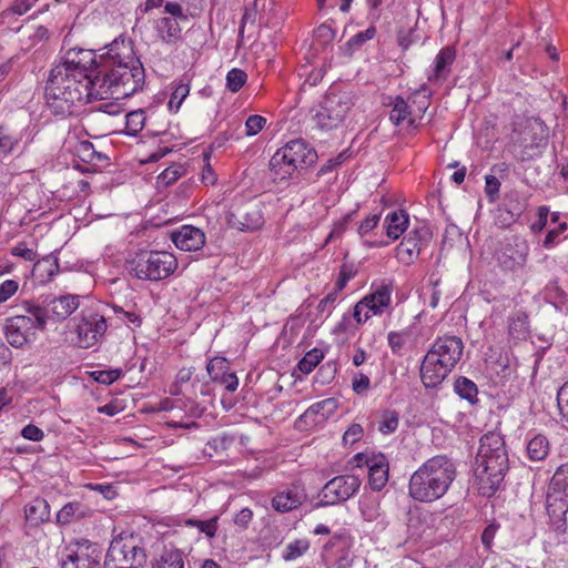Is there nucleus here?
Instances as JSON below:
<instances>
[{
	"label": "nucleus",
	"mask_w": 568,
	"mask_h": 568,
	"mask_svg": "<svg viewBox=\"0 0 568 568\" xmlns=\"http://www.w3.org/2000/svg\"><path fill=\"white\" fill-rule=\"evenodd\" d=\"M359 510L366 521H374L381 516L379 503L372 496H363L359 499Z\"/></svg>",
	"instance_id": "4c0bfd02"
},
{
	"label": "nucleus",
	"mask_w": 568,
	"mask_h": 568,
	"mask_svg": "<svg viewBox=\"0 0 568 568\" xmlns=\"http://www.w3.org/2000/svg\"><path fill=\"white\" fill-rule=\"evenodd\" d=\"M368 466V484L375 491L382 490L388 481V462L384 455L373 456L366 460Z\"/></svg>",
	"instance_id": "5701e85b"
},
{
	"label": "nucleus",
	"mask_w": 568,
	"mask_h": 568,
	"mask_svg": "<svg viewBox=\"0 0 568 568\" xmlns=\"http://www.w3.org/2000/svg\"><path fill=\"white\" fill-rule=\"evenodd\" d=\"M337 400L333 397L320 400L311 405L301 416L300 420L312 419L315 420L316 416H321L323 419L328 418L337 409Z\"/></svg>",
	"instance_id": "473e14b6"
},
{
	"label": "nucleus",
	"mask_w": 568,
	"mask_h": 568,
	"mask_svg": "<svg viewBox=\"0 0 568 568\" xmlns=\"http://www.w3.org/2000/svg\"><path fill=\"white\" fill-rule=\"evenodd\" d=\"M206 372L212 382L221 384L229 392H235L239 386V378L235 373L230 372V364L224 357H214L206 365Z\"/></svg>",
	"instance_id": "a211bd4d"
},
{
	"label": "nucleus",
	"mask_w": 568,
	"mask_h": 568,
	"mask_svg": "<svg viewBox=\"0 0 568 568\" xmlns=\"http://www.w3.org/2000/svg\"><path fill=\"white\" fill-rule=\"evenodd\" d=\"M19 288L17 281L7 280L0 284V304L11 298Z\"/></svg>",
	"instance_id": "bf43d9fd"
},
{
	"label": "nucleus",
	"mask_w": 568,
	"mask_h": 568,
	"mask_svg": "<svg viewBox=\"0 0 568 568\" xmlns=\"http://www.w3.org/2000/svg\"><path fill=\"white\" fill-rule=\"evenodd\" d=\"M529 321L524 312H516L508 318V337L514 344L526 341L529 337Z\"/></svg>",
	"instance_id": "cd10ccee"
},
{
	"label": "nucleus",
	"mask_w": 568,
	"mask_h": 568,
	"mask_svg": "<svg viewBox=\"0 0 568 568\" xmlns=\"http://www.w3.org/2000/svg\"><path fill=\"white\" fill-rule=\"evenodd\" d=\"M182 172L183 169L180 165L169 166L159 175V180L163 184L169 185L179 180L182 175Z\"/></svg>",
	"instance_id": "13d9d810"
},
{
	"label": "nucleus",
	"mask_w": 568,
	"mask_h": 568,
	"mask_svg": "<svg viewBox=\"0 0 568 568\" xmlns=\"http://www.w3.org/2000/svg\"><path fill=\"white\" fill-rule=\"evenodd\" d=\"M125 132L129 135H136L145 125V112L142 109L131 111L125 116Z\"/></svg>",
	"instance_id": "ea45409f"
},
{
	"label": "nucleus",
	"mask_w": 568,
	"mask_h": 568,
	"mask_svg": "<svg viewBox=\"0 0 568 568\" xmlns=\"http://www.w3.org/2000/svg\"><path fill=\"white\" fill-rule=\"evenodd\" d=\"M369 386H371V379L367 375H365L363 373H357L353 377L352 387L356 394L362 395V394L366 393L369 389Z\"/></svg>",
	"instance_id": "e2e57ef3"
},
{
	"label": "nucleus",
	"mask_w": 568,
	"mask_h": 568,
	"mask_svg": "<svg viewBox=\"0 0 568 568\" xmlns=\"http://www.w3.org/2000/svg\"><path fill=\"white\" fill-rule=\"evenodd\" d=\"M433 239V233L426 225L416 226L403 237L396 247V258L404 265H410L425 250Z\"/></svg>",
	"instance_id": "9b49d317"
},
{
	"label": "nucleus",
	"mask_w": 568,
	"mask_h": 568,
	"mask_svg": "<svg viewBox=\"0 0 568 568\" xmlns=\"http://www.w3.org/2000/svg\"><path fill=\"white\" fill-rule=\"evenodd\" d=\"M247 74L237 68H234L227 72L226 87L232 92H237L246 82Z\"/></svg>",
	"instance_id": "49530a36"
},
{
	"label": "nucleus",
	"mask_w": 568,
	"mask_h": 568,
	"mask_svg": "<svg viewBox=\"0 0 568 568\" xmlns=\"http://www.w3.org/2000/svg\"><path fill=\"white\" fill-rule=\"evenodd\" d=\"M546 510L557 529L565 526L568 511V463L560 465L549 480Z\"/></svg>",
	"instance_id": "0eeeda50"
},
{
	"label": "nucleus",
	"mask_w": 568,
	"mask_h": 568,
	"mask_svg": "<svg viewBox=\"0 0 568 568\" xmlns=\"http://www.w3.org/2000/svg\"><path fill=\"white\" fill-rule=\"evenodd\" d=\"M392 110L389 112V120L395 125H399L403 121L408 120V124L415 126V120L409 116V105L402 97H396L389 103Z\"/></svg>",
	"instance_id": "72a5a7b5"
},
{
	"label": "nucleus",
	"mask_w": 568,
	"mask_h": 568,
	"mask_svg": "<svg viewBox=\"0 0 568 568\" xmlns=\"http://www.w3.org/2000/svg\"><path fill=\"white\" fill-rule=\"evenodd\" d=\"M381 220V213L369 214L358 226V234L363 237L373 231Z\"/></svg>",
	"instance_id": "0e129e2a"
},
{
	"label": "nucleus",
	"mask_w": 568,
	"mask_h": 568,
	"mask_svg": "<svg viewBox=\"0 0 568 568\" xmlns=\"http://www.w3.org/2000/svg\"><path fill=\"white\" fill-rule=\"evenodd\" d=\"M567 222H560L558 225L550 229L542 241V247L546 250L555 247L558 243H560L562 239L566 237L564 233L567 231Z\"/></svg>",
	"instance_id": "37998d69"
},
{
	"label": "nucleus",
	"mask_w": 568,
	"mask_h": 568,
	"mask_svg": "<svg viewBox=\"0 0 568 568\" xmlns=\"http://www.w3.org/2000/svg\"><path fill=\"white\" fill-rule=\"evenodd\" d=\"M114 312L120 315V318L128 325L139 327L142 323L141 316L133 311H124L121 307L114 306Z\"/></svg>",
	"instance_id": "338daca9"
},
{
	"label": "nucleus",
	"mask_w": 568,
	"mask_h": 568,
	"mask_svg": "<svg viewBox=\"0 0 568 568\" xmlns=\"http://www.w3.org/2000/svg\"><path fill=\"white\" fill-rule=\"evenodd\" d=\"M144 82V68L135 55L133 42L120 36L105 45L99 57L92 50H68L50 72L45 85L47 105L52 113L65 116L79 104L129 98L141 90Z\"/></svg>",
	"instance_id": "f257e3e1"
},
{
	"label": "nucleus",
	"mask_w": 568,
	"mask_h": 568,
	"mask_svg": "<svg viewBox=\"0 0 568 568\" xmlns=\"http://www.w3.org/2000/svg\"><path fill=\"white\" fill-rule=\"evenodd\" d=\"M324 354L318 348L307 352L298 362L297 367L303 374H310L323 359Z\"/></svg>",
	"instance_id": "a19ab883"
},
{
	"label": "nucleus",
	"mask_w": 568,
	"mask_h": 568,
	"mask_svg": "<svg viewBox=\"0 0 568 568\" xmlns=\"http://www.w3.org/2000/svg\"><path fill=\"white\" fill-rule=\"evenodd\" d=\"M549 454V442L544 435H535L527 444V455L532 462L544 460Z\"/></svg>",
	"instance_id": "c9c22d12"
},
{
	"label": "nucleus",
	"mask_w": 568,
	"mask_h": 568,
	"mask_svg": "<svg viewBox=\"0 0 568 568\" xmlns=\"http://www.w3.org/2000/svg\"><path fill=\"white\" fill-rule=\"evenodd\" d=\"M450 372L452 369L444 367L439 358L426 354L420 366V379L425 387L434 388L440 385Z\"/></svg>",
	"instance_id": "aec40b11"
},
{
	"label": "nucleus",
	"mask_w": 568,
	"mask_h": 568,
	"mask_svg": "<svg viewBox=\"0 0 568 568\" xmlns=\"http://www.w3.org/2000/svg\"><path fill=\"white\" fill-rule=\"evenodd\" d=\"M399 424V416L398 413L395 410H384L381 414V419L378 422V430L384 434L388 435L394 433Z\"/></svg>",
	"instance_id": "79ce46f5"
},
{
	"label": "nucleus",
	"mask_w": 568,
	"mask_h": 568,
	"mask_svg": "<svg viewBox=\"0 0 568 568\" xmlns=\"http://www.w3.org/2000/svg\"><path fill=\"white\" fill-rule=\"evenodd\" d=\"M217 516L209 520L187 519L185 525L196 527L201 532L205 534L206 537L213 538L217 530Z\"/></svg>",
	"instance_id": "c03bdc74"
},
{
	"label": "nucleus",
	"mask_w": 568,
	"mask_h": 568,
	"mask_svg": "<svg viewBox=\"0 0 568 568\" xmlns=\"http://www.w3.org/2000/svg\"><path fill=\"white\" fill-rule=\"evenodd\" d=\"M455 58L456 51L454 48H443L436 55L433 73L428 75V80L434 82L446 80L450 73V65L455 61Z\"/></svg>",
	"instance_id": "a878e982"
},
{
	"label": "nucleus",
	"mask_w": 568,
	"mask_h": 568,
	"mask_svg": "<svg viewBox=\"0 0 568 568\" xmlns=\"http://www.w3.org/2000/svg\"><path fill=\"white\" fill-rule=\"evenodd\" d=\"M479 443L475 477L479 494L490 497L499 489L509 468L508 453L499 433L488 432Z\"/></svg>",
	"instance_id": "f03ea898"
},
{
	"label": "nucleus",
	"mask_w": 568,
	"mask_h": 568,
	"mask_svg": "<svg viewBox=\"0 0 568 568\" xmlns=\"http://www.w3.org/2000/svg\"><path fill=\"white\" fill-rule=\"evenodd\" d=\"M352 105V99L347 93L331 92L314 110L312 120L321 130L336 129L343 123Z\"/></svg>",
	"instance_id": "6e6552de"
},
{
	"label": "nucleus",
	"mask_w": 568,
	"mask_h": 568,
	"mask_svg": "<svg viewBox=\"0 0 568 568\" xmlns=\"http://www.w3.org/2000/svg\"><path fill=\"white\" fill-rule=\"evenodd\" d=\"M108 328L106 320L95 312H82V317L77 325L78 345L83 348L93 346Z\"/></svg>",
	"instance_id": "ddd939ff"
},
{
	"label": "nucleus",
	"mask_w": 568,
	"mask_h": 568,
	"mask_svg": "<svg viewBox=\"0 0 568 568\" xmlns=\"http://www.w3.org/2000/svg\"><path fill=\"white\" fill-rule=\"evenodd\" d=\"M455 477L456 467L453 460L445 455L434 456L410 476L409 496L420 503H433L447 493Z\"/></svg>",
	"instance_id": "7ed1b4c3"
},
{
	"label": "nucleus",
	"mask_w": 568,
	"mask_h": 568,
	"mask_svg": "<svg viewBox=\"0 0 568 568\" xmlns=\"http://www.w3.org/2000/svg\"><path fill=\"white\" fill-rule=\"evenodd\" d=\"M430 94V90L426 85H423L420 89L412 93L409 99L414 104L418 105V111L424 113L429 106Z\"/></svg>",
	"instance_id": "603ef678"
},
{
	"label": "nucleus",
	"mask_w": 568,
	"mask_h": 568,
	"mask_svg": "<svg viewBox=\"0 0 568 568\" xmlns=\"http://www.w3.org/2000/svg\"><path fill=\"white\" fill-rule=\"evenodd\" d=\"M485 192L490 202H494L498 197L500 182L494 175H486L485 178Z\"/></svg>",
	"instance_id": "680f3d73"
},
{
	"label": "nucleus",
	"mask_w": 568,
	"mask_h": 568,
	"mask_svg": "<svg viewBox=\"0 0 568 568\" xmlns=\"http://www.w3.org/2000/svg\"><path fill=\"white\" fill-rule=\"evenodd\" d=\"M505 206L513 219H518L526 209L525 201L515 192L507 194Z\"/></svg>",
	"instance_id": "a18cd8bd"
},
{
	"label": "nucleus",
	"mask_w": 568,
	"mask_h": 568,
	"mask_svg": "<svg viewBox=\"0 0 568 568\" xmlns=\"http://www.w3.org/2000/svg\"><path fill=\"white\" fill-rule=\"evenodd\" d=\"M122 375L121 369L94 371L90 376L98 383L110 385L118 381Z\"/></svg>",
	"instance_id": "3c124183"
},
{
	"label": "nucleus",
	"mask_w": 568,
	"mask_h": 568,
	"mask_svg": "<svg viewBox=\"0 0 568 568\" xmlns=\"http://www.w3.org/2000/svg\"><path fill=\"white\" fill-rule=\"evenodd\" d=\"M38 0H14L9 8L1 12L2 22H9L16 16H23Z\"/></svg>",
	"instance_id": "58836bf2"
},
{
	"label": "nucleus",
	"mask_w": 568,
	"mask_h": 568,
	"mask_svg": "<svg viewBox=\"0 0 568 568\" xmlns=\"http://www.w3.org/2000/svg\"><path fill=\"white\" fill-rule=\"evenodd\" d=\"M31 141L28 128L19 129L10 124L0 125V154L8 155L17 151L22 143Z\"/></svg>",
	"instance_id": "6ab92c4d"
},
{
	"label": "nucleus",
	"mask_w": 568,
	"mask_h": 568,
	"mask_svg": "<svg viewBox=\"0 0 568 568\" xmlns=\"http://www.w3.org/2000/svg\"><path fill=\"white\" fill-rule=\"evenodd\" d=\"M316 160L315 149L303 139H295L273 154L268 166L274 181H284L296 171L313 165Z\"/></svg>",
	"instance_id": "20e7f679"
},
{
	"label": "nucleus",
	"mask_w": 568,
	"mask_h": 568,
	"mask_svg": "<svg viewBox=\"0 0 568 568\" xmlns=\"http://www.w3.org/2000/svg\"><path fill=\"white\" fill-rule=\"evenodd\" d=\"M26 519L31 525H39L50 520V506L44 498L37 497L24 507Z\"/></svg>",
	"instance_id": "c756f323"
},
{
	"label": "nucleus",
	"mask_w": 568,
	"mask_h": 568,
	"mask_svg": "<svg viewBox=\"0 0 568 568\" xmlns=\"http://www.w3.org/2000/svg\"><path fill=\"white\" fill-rule=\"evenodd\" d=\"M38 307L44 313V327L49 320L63 321L79 307V296L61 295L59 297H44Z\"/></svg>",
	"instance_id": "4468645a"
},
{
	"label": "nucleus",
	"mask_w": 568,
	"mask_h": 568,
	"mask_svg": "<svg viewBox=\"0 0 568 568\" xmlns=\"http://www.w3.org/2000/svg\"><path fill=\"white\" fill-rule=\"evenodd\" d=\"M529 254L528 242L523 237H514L507 243L498 256L499 264L508 271L523 268Z\"/></svg>",
	"instance_id": "dca6fc26"
},
{
	"label": "nucleus",
	"mask_w": 568,
	"mask_h": 568,
	"mask_svg": "<svg viewBox=\"0 0 568 568\" xmlns=\"http://www.w3.org/2000/svg\"><path fill=\"white\" fill-rule=\"evenodd\" d=\"M409 332L407 329L400 332H389L387 335L388 345L395 355H400L406 343Z\"/></svg>",
	"instance_id": "8fccbe9b"
},
{
	"label": "nucleus",
	"mask_w": 568,
	"mask_h": 568,
	"mask_svg": "<svg viewBox=\"0 0 568 568\" xmlns=\"http://www.w3.org/2000/svg\"><path fill=\"white\" fill-rule=\"evenodd\" d=\"M174 245L182 251H197L205 244L204 232L193 225H182L171 233Z\"/></svg>",
	"instance_id": "f3484780"
},
{
	"label": "nucleus",
	"mask_w": 568,
	"mask_h": 568,
	"mask_svg": "<svg viewBox=\"0 0 568 568\" xmlns=\"http://www.w3.org/2000/svg\"><path fill=\"white\" fill-rule=\"evenodd\" d=\"M361 480L354 475H341L328 480L321 490L317 507L334 506L348 500L359 487Z\"/></svg>",
	"instance_id": "9d476101"
},
{
	"label": "nucleus",
	"mask_w": 568,
	"mask_h": 568,
	"mask_svg": "<svg viewBox=\"0 0 568 568\" xmlns=\"http://www.w3.org/2000/svg\"><path fill=\"white\" fill-rule=\"evenodd\" d=\"M61 568H99V561L87 552H69L62 557Z\"/></svg>",
	"instance_id": "f704fd0d"
},
{
	"label": "nucleus",
	"mask_w": 568,
	"mask_h": 568,
	"mask_svg": "<svg viewBox=\"0 0 568 568\" xmlns=\"http://www.w3.org/2000/svg\"><path fill=\"white\" fill-rule=\"evenodd\" d=\"M229 223L239 230H257L263 224L260 210L253 205L236 207L229 214Z\"/></svg>",
	"instance_id": "4be33fe9"
},
{
	"label": "nucleus",
	"mask_w": 568,
	"mask_h": 568,
	"mask_svg": "<svg viewBox=\"0 0 568 568\" xmlns=\"http://www.w3.org/2000/svg\"><path fill=\"white\" fill-rule=\"evenodd\" d=\"M354 276L355 272L353 267L351 265L343 264L339 270L338 278L335 283V288L342 292L345 288L347 282L352 280Z\"/></svg>",
	"instance_id": "052dcab7"
},
{
	"label": "nucleus",
	"mask_w": 568,
	"mask_h": 568,
	"mask_svg": "<svg viewBox=\"0 0 568 568\" xmlns=\"http://www.w3.org/2000/svg\"><path fill=\"white\" fill-rule=\"evenodd\" d=\"M146 554L132 537L115 538L108 549L104 565L106 568H144Z\"/></svg>",
	"instance_id": "1a4fd4ad"
},
{
	"label": "nucleus",
	"mask_w": 568,
	"mask_h": 568,
	"mask_svg": "<svg viewBox=\"0 0 568 568\" xmlns=\"http://www.w3.org/2000/svg\"><path fill=\"white\" fill-rule=\"evenodd\" d=\"M455 392L460 398L468 400L470 404L477 402V385L467 377L460 376L454 384Z\"/></svg>",
	"instance_id": "e433bc0d"
},
{
	"label": "nucleus",
	"mask_w": 568,
	"mask_h": 568,
	"mask_svg": "<svg viewBox=\"0 0 568 568\" xmlns=\"http://www.w3.org/2000/svg\"><path fill=\"white\" fill-rule=\"evenodd\" d=\"M549 207L541 205L537 210L538 220L530 225V230L534 234L540 233L548 224Z\"/></svg>",
	"instance_id": "4d7b16f0"
},
{
	"label": "nucleus",
	"mask_w": 568,
	"mask_h": 568,
	"mask_svg": "<svg viewBox=\"0 0 568 568\" xmlns=\"http://www.w3.org/2000/svg\"><path fill=\"white\" fill-rule=\"evenodd\" d=\"M158 37L166 44H175L181 39L180 21L172 18H160L154 23Z\"/></svg>",
	"instance_id": "bb28decb"
},
{
	"label": "nucleus",
	"mask_w": 568,
	"mask_h": 568,
	"mask_svg": "<svg viewBox=\"0 0 568 568\" xmlns=\"http://www.w3.org/2000/svg\"><path fill=\"white\" fill-rule=\"evenodd\" d=\"M131 273L139 280L161 281L169 277L178 267L176 257L166 251L139 253L130 262Z\"/></svg>",
	"instance_id": "423d86ee"
},
{
	"label": "nucleus",
	"mask_w": 568,
	"mask_h": 568,
	"mask_svg": "<svg viewBox=\"0 0 568 568\" xmlns=\"http://www.w3.org/2000/svg\"><path fill=\"white\" fill-rule=\"evenodd\" d=\"M59 272L58 257L49 254L38 260L32 268V275L41 283L49 282Z\"/></svg>",
	"instance_id": "2f4dec72"
},
{
	"label": "nucleus",
	"mask_w": 568,
	"mask_h": 568,
	"mask_svg": "<svg viewBox=\"0 0 568 568\" xmlns=\"http://www.w3.org/2000/svg\"><path fill=\"white\" fill-rule=\"evenodd\" d=\"M386 235L392 240H397L408 227L409 215L404 210L388 213L384 221Z\"/></svg>",
	"instance_id": "c85d7f7f"
},
{
	"label": "nucleus",
	"mask_w": 568,
	"mask_h": 568,
	"mask_svg": "<svg viewBox=\"0 0 568 568\" xmlns=\"http://www.w3.org/2000/svg\"><path fill=\"white\" fill-rule=\"evenodd\" d=\"M266 124V119L262 115L253 114L250 115L245 121V133L248 136L256 135L260 131L263 130Z\"/></svg>",
	"instance_id": "864d4df0"
},
{
	"label": "nucleus",
	"mask_w": 568,
	"mask_h": 568,
	"mask_svg": "<svg viewBox=\"0 0 568 568\" xmlns=\"http://www.w3.org/2000/svg\"><path fill=\"white\" fill-rule=\"evenodd\" d=\"M24 315H16L7 320L4 326L8 343L16 348L24 346L36 338L37 331L44 329V313L38 307L37 302L23 303Z\"/></svg>",
	"instance_id": "39448f33"
},
{
	"label": "nucleus",
	"mask_w": 568,
	"mask_h": 568,
	"mask_svg": "<svg viewBox=\"0 0 568 568\" xmlns=\"http://www.w3.org/2000/svg\"><path fill=\"white\" fill-rule=\"evenodd\" d=\"M373 310H371V306L364 298H362L359 302L356 303L354 306V313L353 316L357 324L365 323L367 320H369L373 316Z\"/></svg>",
	"instance_id": "6e6d98bb"
},
{
	"label": "nucleus",
	"mask_w": 568,
	"mask_h": 568,
	"mask_svg": "<svg viewBox=\"0 0 568 568\" xmlns=\"http://www.w3.org/2000/svg\"><path fill=\"white\" fill-rule=\"evenodd\" d=\"M91 509L79 501L65 504L57 514V523L60 525H69L90 516Z\"/></svg>",
	"instance_id": "7c9ffc66"
},
{
	"label": "nucleus",
	"mask_w": 568,
	"mask_h": 568,
	"mask_svg": "<svg viewBox=\"0 0 568 568\" xmlns=\"http://www.w3.org/2000/svg\"><path fill=\"white\" fill-rule=\"evenodd\" d=\"M548 139L549 130L545 122L538 118L528 119L519 133V143L524 149L523 160L540 155Z\"/></svg>",
	"instance_id": "f8f14e48"
},
{
	"label": "nucleus",
	"mask_w": 568,
	"mask_h": 568,
	"mask_svg": "<svg viewBox=\"0 0 568 568\" xmlns=\"http://www.w3.org/2000/svg\"><path fill=\"white\" fill-rule=\"evenodd\" d=\"M164 13L171 16L170 18L179 21L187 20V14L184 12L182 6L178 2H166L164 4Z\"/></svg>",
	"instance_id": "69168bd1"
},
{
	"label": "nucleus",
	"mask_w": 568,
	"mask_h": 568,
	"mask_svg": "<svg viewBox=\"0 0 568 568\" xmlns=\"http://www.w3.org/2000/svg\"><path fill=\"white\" fill-rule=\"evenodd\" d=\"M306 500L305 489L293 484L272 498V507L278 513H288L298 508Z\"/></svg>",
	"instance_id": "412c9836"
},
{
	"label": "nucleus",
	"mask_w": 568,
	"mask_h": 568,
	"mask_svg": "<svg viewBox=\"0 0 568 568\" xmlns=\"http://www.w3.org/2000/svg\"><path fill=\"white\" fill-rule=\"evenodd\" d=\"M557 402L561 415L568 420V381L559 388Z\"/></svg>",
	"instance_id": "774afa93"
},
{
	"label": "nucleus",
	"mask_w": 568,
	"mask_h": 568,
	"mask_svg": "<svg viewBox=\"0 0 568 568\" xmlns=\"http://www.w3.org/2000/svg\"><path fill=\"white\" fill-rule=\"evenodd\" d=\"M392 284L382 283L377 285L371 294L363 297L369 304L373 314L382 315L390 305L392 302Z\"/></svg>",
	"instance_id": "393cba45"
},
{
	"label": "nucleus",
	"mask_w": 568,
	"mask_h": 568,
	"mask_svg": "<svg viewBox=\"0 0 568 568\" xmlns=\"http://www.w3.org/2000/svg\"><path fill=\"white\" fill-rule=\"evenodd\" d=\"M375 34H376V28L371 26L366 30L361 31V32L356 33L355 36H353L348 40L347 44L351 48L357 49V48L362 47L366 41L372 40L375 37Z\"/></svg>",
	"instance_id": "5fc2aeb1"
},
{
	"label": "nucleus",
	"mask_w": 568,
	"mask_h": 568,
	"mask_svg": "<svg viewBox=\"0 0 568 568\" xmlns=\"http://www.w3.org/2000/svg\"><path fill=\"white\" fill-rule=\"evenodd\" d=\"M184 554L173 545L164 546L151 560V568H184Z\"/></svg>",
	"instance_id": "b1692460"
},
{
	"label": "nucleus",
	"mask_w": 568,
	"mask_h": 568,
	"mask_svg": "<svg viewBox=\"0 0 568 568\" xmlns=\"http://www.w3.org/2000/svg\"><path fill=\"white\" fill-rule=\"evenodd\" d=\"M310 547V542L304 539H298L293 542H290L286 546L285 552L283 555L284 560H294L302 556Z\"/></svg>",
	"instance_id": "09e8293b"
},
{
	"label": "nucleus",
	"mask_w": 568,
	"mask_h": 568,
	"mask_svg": "<svg viewBox=\"0 0 568 568\" xmlns=\"http://www.w3.org/2000/svg\"><path fill=\"white\" fill-rule=\"evenodd\" d=\"M190 93V87L189 84L181 83L179 84L174 91L172 92L168 106L170 111L178 112L182 102L185 100V98Z\"/></svg>",
	"instance_id": "de8ad7c7"
},
{
	"label": "nucleus",
	"mask_w": 568,
	"mask_h": 568,
	"mask_svg": "<svg viewBox=\"0 0 568 568\" xmlns=\"http://www.w3.org/2000/svg\"><path fill=\"white\" fill-rule=\"evenodd\" d=\"M463 349L464 344L459 337L443 336L435 341L427 354L439 358L444 367L453 369L460 361Z\"/></svg>",
	"instance_id": "2eb2a0df"
}]
</instances>
